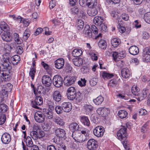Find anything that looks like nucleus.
Returning a JSON list of instances; mask_svg holds the SVG:
<instances>
[{"label":"nucleus","mask_w":150,"mask_h":150,"mask_svg":"<svg viewBox=\"0 0 150 150\" xmlns=\"http://www.w3.org/2000/svg\"><path fill=\"white\" fill-rule=\"evenodd\" d=\"M89 130L86 128H82L80 130V132H73L72 137L75 141L82 143L89 138Z\"/></svg>","instance_id":"f257e3e1"},{"label":"nucleus","mask_w":150,"mask_h":150,"mask_svg":"<svg viewBox=\"0 0 150 150\" xmlns=\"http://www.w3.org/2000/svg\"><path fill=\"white\" fill-rule=\"evenodd\" d=\"M12 55L8 54V53H5L2 56L1 59V64L2 67V69L5 71L8 69H10L11 67V58Z\"/></svg>","instance_id":"f03ea898"},{"label":"nucleus","mask_w":150,"mask_h":150,"mask_svg":"<svg viewBox=\"0 0 150 150\" xmlns=\"http://www.w3.org/2000/svg\"><path fill=\"white\" fill-rule=\"evenodd\" d=\"M30 135L33 139L37 140L38 139H41L45 135V133L43 131H32L30 133Z\"/></svg>","instance_id":"7ed1b4c3"},{"label":"nucleus","mask_w":150,"mask_h":150,"mask_svg":"<svg viewBox=\"0 0 150 150\" xmlns=\"http://www.w3.org/2000/svg\"><path fill=\"white\" fill-rule=\"evenodd\" d=\"M35 100L31 102V105L32 107L36 109H38V106L43 103L42 98L37 95L36 96Z\"/></svg>","instance_id":"20e7f679"},{"label":"nucleus","mask_w":150,"mask_h":150,"mask_svg":"<svg viewBox=\"0 0 150 150\" xmlns=\"http://www.w3.org/2000/svg\"><path fill=\"white\" fill-rule=\"evenodd\" d=\"M149 93L148 89L146 88H144L141 93H138L137 95H136L135 96L136 97L135 98L138 101H140L145 98L147 96V94Z\"/></svg>","instance_id":"39448f33"},{"label":"nucleus","mask_w":150,"mask_h":150,"mask_svg":"<svg viewBox=\"0 0 150 150\" xmlns=\"http://www.w3.org/2000/svg\"><path fill=\"white\" fill-rule=\"evenodd\" d=\"M52 83L54 86L56 87H60L63 84V79L61 77L56 75L54 77Z\"/></svg>","instance_id":"423d86ee"},{"label":"nucleus","mask_w":150,"mask_h":150,"mask_svg":"<svg viewBox=\"0 0 150 150\" xmlns=\"http://www.w3.org/2000/svg\"><path fill=\"white\" fill-rule=\"evenodd\" d=\"M127 135V128L125 126H123L118 131L117 136L120 140L123 139L126 137Z\"/></svg>","instance_id":"0eeeda50"},{"label":"nucleus","mask_w":150,"mask_h":150,"mask_svg":"<svg viewBox=\"0 0 150 150\" xmlns=\"http://www.w3.org/2000/svg\"><path fill=\"white\" fill-rule=\"evenodd\" d=\"M105 132L104 127L102 126H98L95 127L93 130L94 134L97 137H102Z\"/></svg>","instance_id":"6e6552de"},{"label":"nucleus","mask_w":150,"mask_h":150,"mask_svg":"<svg viewBox=\"0 0 150 150\" xmlns=\"http://www.w3.org/2000/svg\"><path fill=\"white\" fill-rule=\"evenodd\" d=\"M2 40L7 42H10L12 41V34L8 31H5L2 33L1 35Z\"/></svg>","instance_id":"1a4fd4ad"},{"label":"nucleus","mask_w":150,"mask_h":150,"mask_svg":"<svg viewBox=\"0 0 150 150\" xmlns=\"http://www.w3.org/2000/svg\"><path fill=\"white\" fill-rule=\"evenodd\" d=\"M76 77L74 76L66 77L64 79V83L66 86H69L73 84L76 80Z\"/></svg>","instance_id":"9d476101"},{"label":"nucleus","mask_w":150,"mask_h":150,"mask_svg":"<svg viewBox=\"0 0 150 150\" xmlns=\"http://www.w3.org/2000/svg\"><path fill=\"white\" fill-rule=\"evenodd\" d=\"M11 137L10 135L8 133L3 134L1 137V140L3 144H7L11 141Z\"/></svg>","instance_id":"9b49d317"},{"label":"nucleus","mask_w":150,"mask_h":150,"mask_svg":"<svg viewBox=\"0 0 150 150\" xmlns=\"http://www.w3.org/2000/svg\"><path fill=\"white\" fill-rule=\"evenodd\" d=\"M10 69H8L5 71L2 70L1 76L3 81H8L10 80L11 75L9 72Z\"/></svg>","instance_id":"f8f14e48"},{"label":"nucleus","mask_w":150,"mask_h":150,"mask_svg":"<svg viewBox=\"0 0 150 150\" xmlns=\"http://www.w3.org/2000/svg\"><path fill=\"white\" fill-rule=\"evenodd\" d=\"M42 82L45 86H49L51 85L52 81L50 77L47 75L43 76L42 78Z\"/></svg>","instance_id":"ddd939ff"},{"label":"nucleus","mask_w":150,"mask_h":150,"mask_svg":"<svg viewBox=\"0 0 150 150\" xmlns=\"http://www.w3.org/2000/svg\"><path fill=\"white\" fill-rule=\"evenodd\" d=\"M97 146V142L93 139H90L87 142V147L89 149H93Z\"/></svg>","instance_id":"4468645a"},{"label":"nucleus","mask_w":150,"mask_h":150,"mask_svg":"<svg viewBox=\"0 0 150 150\" xmlns=\"http://www.w3.org/2000/svg\"><path fill=\"white\" fill-rule=\"evenodd\" d=\"M55 67L57 69H62L64 64V61L62 58L57 59L54 61Z\"/></svg>","instance_id":"2eb2a0df"},{"label":"nucleus","mask_w":150,"mask_h":150,"mask_svg":"<svg viewBox=\"0 0 150 150\" xmlns=\"http://www.w3.org/2000/svg\"><path fill=\"white\" fill-rule=\"evenodd\" d=\"M147 50H143L142 56V59L143 62L148 63L150 62V54L147 53Z\"/></svg>","instance_id":"dca6fc26"},{"label":"nucleus","mask_w":150,"mask_h":150,"mask_svg":"<svg viewBox=\"0 0 150 150\" xmlns=\"http://www.w3.org/2000/svg\"><path fill=\"white\" fill-rule=\"evenodd\" d=\"M69 128L70 130L73 132H74V131H76V132H80V130L83 128L79 127L78 124L75 122H73L70 124L69 125Z\"/></svg>","instance_id":"f3484780"},{"label":"nucleus","mask_w":150,"mask_h":150,"mask_svg":"<svg viewBox=\"0 0 150 150\" xmlns=\"http://www.w3.org/2000/svg\"><path fill=\"white\" fill-rule=\"evenodd\" d=\"M122 77L125 79L128 78L131 75V72L129 69L126 68L122 69L121 72Z\"/></svg>","instance_id":"a211bd4d"},{"label":"nucleus","mask_w":150,"mask_h":150,"mask_svg":"<svg viewBox=\"0 0 150 150\" xmlns=\"http://www.w3.org/2000/svg\"><path fill=\"white\" fill-rule=\"evenodd\" d=\"M62 107L64 112H69L72 109V105L70 102H64L62 104Z\"/></svg>","instance_id":"6ab92c4d"},{"label":"nucleus","mask_w":150,"mask_h":150,"mask_svg":"<svg viewBox=\"0 0 150 150\" xmlns=\"http://www.w3.org/2000/svg\"><path fill=\"white\" fill-rule=\"evenodd\" d=\"M34 117L35 121L39 123L42 122L44 120V116L40 112H36L35 114Z\"/></svg>","instance_id":"aec40b11"},{"label":"nucleus","mask_w":150,"mask_h":150,"mask_svg":"<svg viewBox=\"0 0 150 150\" xmlns=\"http://www.w3.org/2000/svg\"><path fill=\"white\" fill-rule=\"evenodd\" d=\"M56 135L59 138H63L65 137L66 133L65 131L63 129L59 128L55 130Z\"/></svg>","instance_id":"412c9836"},{"label":"nucleus","mask_w":150,"mask_h":150,"mask_svg":"<svg viewBox=\"0 0 150 150\" xmlns=\"http://www.w3.org/2000/svg\"><path fill=\"white\" fill-rule=\"evenodd\" d=\"M83 34L86 37L90 38L91 37L92 33L89 25H86L84 27Z\"/></svg>","instance_id":"4be33fe9"},{"label":"nucleus","mask_w":150,"mask_h":150,"mask_svg":"<svg viewBox=\"0 0 150 150\" xmlns=\"http://www.w3.org/2000/svg\"><path fill=\"white\" fill-rule=\"evenodd\" d=\"M52 97L53 99L57 102H59L62 99V96L58 91H56L53 92Z\"/></svg>","instance_id":"5701e85b"},{"label":"nucleus","mask_w":150,"mask_h":150,"mask_svg":"<svg viewBox=\"0 0 150 150\" xmlns=\"http://www.w3.org/2000/svg\"><path fill=\"white\" fill-rule=\"evenodd\" d=\"M97 7L89 8L87 13L88 15L90 16H96L98 13Z\"/></svg>","instance_id":"b1692460"},{"label":"nucleus","mask_w":150,"mask_h":150,"mask_svg":"<svg viewBox=\"0 0 150 150\" xmlns=\"http://www.w3.org/2000/svg\"><path fill=\"white\" fill-rule=\"evenodd\" d=\"M86 6L88 8L97 7V0H87L86 3Z\"/></svg>","instance_id":"393cba45"},{"label":"nucleus","mask_w":150,"mask_h":150,"mask_svg":"<svg viewBox=\"0 0 150 150\" xmlns=\"http://www.w3.org/2000/svg\"><path fill=\"white\" fill-rule=\"evenodd\" d=\"M129 53L133 55L137 54L139 52V50L137 47L135 46H131L129 49Z\"/></svg>","instance_id":"a878e982"},{"label":"nucleus","mask_w":150,"mask_h":150,"mask_svg":"<svg viewBox=\"0 0 150 150\" xmlns=\"http://www.w3.org/2000/svg\"><path fill=\"white\" fill-rule=\"evenodd\" d=\"M74 64L76 66L79 67L83 63V59L81 58H74L72 59Z\"/></svg>","instance_id":"bb28decb"},{"label":"nucleus","mask_w":150,"mask_h":150,"mask_svg":"<svg viewBox=\"0 0 150 150\" xmlns=\"http://www.w3.org/2000/svg\"><path fill=\"white\" fill-rule=\"evenodd\" d=\"M103 21V18L100 16H96L93 19L94 23L98 26L102 23Z\"/></svg>","instance_id":"cd10ccee"},{"label":"nucleus","mask_w":150,"mask_h":150,"mask_svg":"<svg viewBox=\"0 0 150 150\" xmlns=\"http://www.w3.org/2000/svg\"><path fill=\"white\" fill-rule=\"evenodd\" d=\"M11 62L13 65H16L20 60V57L18 55H15L11 58Z\"/></svg>","instance_id":"c85d7f7f"},{"label":"nucleus","mask_w":150,"mask_h":150,"mask_svg":"<svg viewBox=\"0 0 150 150\" xmlns=\"http://www.w3.org/2000/svg\"><path fill=\"white\" fill-rule=\"evenodd\" d=\"M54 121L56 123L61 126H63L65 124L63 119L59 117H56L54 119Z\"/></svg>","instance_id":"c756f323"},{"label":"nucleus","mask_w":150,"mask_h":150,"mask_svg":"<svg viewBox=\"0 0 150 150\" xmlns=\"http://www.w3.org/2000/svg\"><path fill=\"white\" fill-rule=\"evenodd\" d=\"M81 121L84 125L89 126L90 125V122L88 118L85 116L82 117L80 119Z\"/></svg>","instance_id":"7c9ffc66"},{"label":"nucleus","mask_w":150,"mask_h":150,"mask_svg":"<svg viewBox=\"0 0 150 150\" xmlns=\"http://www.w3.org/2000/svg\"><path fill=\"white\" fill-rule=\"evenodd\" d=\"M82 53V51L81 49H76L72 51V55L75 57H77L80 56Z\"/></svg>","instance_id":"2f4dec72"},{"label":"nucleus","mask_w":150,"mask_h":150,"mask_svg":"<svg viewBox=\"0 0 150 150\" xmlns=\"http://www.w3.org/2000/svg\"><path fill=\"white\" fill-rule=\"evenodd\" d=\"M120 42V40L118 38H115L111 40V43L112 46L114 47L117 46Z\"/></svg>","instance_id":"473e14b6"},{"label":"nucleus","mask_w":150,"mask_h":150,"mask_svg":"<svg viewBox=\"0 0 150 150\" xmlns=\"http://www.w3.org/2000/svg\"><path fill=\"white\" fill-rule=\"evenodd\" d=\"M13 38L15 41L18 44H20L22 42V40L19 37L18 34L17 33H15L13 34Z\"/></svg>","instance_id":"72a5a7b5"},{"label":"nucleus","mask_w":150,"mask_h":150,"mask_svg":"<svg viewBox=\"0 0 150 150\" xmlns=\"http://www.w3.org/2000/svg\"><path fill=\"white\" fill-rule=\"evenodd\" d=\"M104 100V98L102 96H99L93 100V102L96 105H100Z\"/></svg>","instance_id":"f704fd0d"},{"label":"nucleus","mask_w":150,"mask_h":150,"mask_svg":"<svg viewBox=\"0 0 150 150\" xmlns=\"http://www.w3.org/2000/svg\"><path fill=\"white\" fill-rule=\"evenodd\" d=\"M12 48L11 44H6L4 47V50L5 51V53H8V54H11L10 52Z\"/></svg>","instance_id":"c9c22d12"},{"label":"nucleus","mask_w":150,"mask_h":150,"mask_svg":"<svg viewBox=\"0 0 150 150\" xmlns=\"http://www.w3.org/2000/svg\"><path fill=\"white\" fill-rule=\"evenodd\" d=\"M127 115L126 111L124 110H120L118 113V116L121 119H123L126 117Z\"/></svg>","instance_id":"e433bc0d"},{"label":"nucleus","mask_w":150,"mask_h":150,"mask_svg":"<svg viewBox=\"0 0 150 150\" xmlns=\"http://www.w3.org/2000/svg\"><path fill=\"white\" fill-rule=\"evenodd\" d=\"M98 45L99 47L102 49H105L107 47L106 41L103 40L101 39L98 42Z\"/></svg>","instance_id":"4c0bfd02"},{"label":"nucleus","mask_w":150,"mask_h":150,"mask_svg":"<svg viewBox=\"0 0 150 150\" xmlns=\"http://www.w3.org/2000/svg\"><path fill=\"white\" fill-rule=\"evenodd\" d=\"M117 78H114L111 80L108 83V86L109 87H115L117 84Z\"/></svg>","instance_id":"58836bf2"},{"label":"nucleus","mask_w":150,"mask_h":150,"mask_svg":"<svg viewBox=\"0 0 150 150\" xmlns=\"http://www.w3.org/2000/svg\"><path fill=\"white\" fill-rule=\"evenodd\" d=\"M25 139V142L27 146L31 147L34 145L32 139L30 137L28 136Z\"/></svg>","instance_id":"ea45409f"},{"label":"nucleus","mask_w":150,"mask_h":150,"mask_svg":"<svg viewBox=\"0 0 150 150\" xmlns=\"http://www.w3.org/2000/svg\"><path fill=\"white\" fill-rule=\"evenodd\" d=\"M8 109V106L4 103L0 104V112L4 113Z\"/></svg>","instance_id":"a19ab883"},{"label":"nucleus","mask_w":150,"mask_h":150,"mask_svg":"<svg viewBox=\"0 0 150 150\" xmlns=\"http://www.w3.org/2000/svg\"><path fill=\"white\" fill-rule=\"evenodd\" d=\"M84 22L81 20H79L76 24L77 29L79 30H81L83 28Z\"/></svg>","instance_id":"79ce46f5"},{"label":"nucleus","mask_w":150,"mask_h":150,"mask_svg":"<svg viewBox=\"0 0 150 150\" xmlns=\"http://www.w3.org/2000/svg\"><path fill=\"white\" fill-rule=\"evenodd\" d=\"M140 91L139 88L136 85H134L132 88V92L134 96H136Z\"/></svg>","instance_id":"37998d69"},{"label":"nucleus","mask_w":150,"mask_h":150,"mask_svg":"<svg viewBox=\"0 0 150 150\" xmlns=\"http://www.w3.org/2000/svg\"><path fill=\"white\" fill-rule=\"evenodd\" d=\"M102 76L104 79H108L112 78L113 76V74H110L104 71L102 73Z\"/></svg>","instance_id":"c03bdc74"},{"label":"nucleus","mask_w":150,"mask_h":150,"mask_svg":"<svg viewBox=\"0 0 150 150\" xmlns=\"http://www.w3.org/2000/svg\"><path fill=\"white\" fill-rule=\"evenodd\" d=\"M45 115L47 118L51 119L53 117V112L52 111L48 110H47L45 111Z\"/></svg>","instance_id":"a18cd8bd"},{"label":"nucleus","mask_w":150,"mask_h":150,"mask_svg":"<svg viewBox=\"0 0 150 150\" xmlns=\"http://www.w3.org/2000/svg\"><path fill=\"white\" fill-rule=\"evenodd\" d=\"M83 109L86 112L88 113L93 110V107L91 105H85L83 106Z\"/></svg>","instance_id":"49530a36"},{"label":"nucleus","mask_w":150,"mask_h":150,"mask_svg":"<svg viewBox=\"0 0 150 150\" xmlns=\"http://www.w3.org/2000/svg\"><path fill=\"white\" fill-rule=\"evenodd\" d=\"M67 97L69 99L72 100L75 99L76 100H79V98L80 96L79 95H67Z\"/></svg>","instance_id":"de8ad7c7"},{"label":"nucleus","mask_w":150,"mask_h":150,"mask_svg":"<svg viewBox=\"0 0 150 150\" xmlns=\"http://www.w3.org/2000/svg\"><path fill=\"white\" fill-rule=\"evenodd\" d=\"M0 27L4 31H6L8 29V25L4 21L1 22Z\"/></svg>","instance_id":"09e8293b"},{"label":"nucleus","mask_w":150,"mask_h":150,"mask_svg":"<svg viewBox=\"0 0 150 150\" xmlns=\"http://www.w3.org/2000/svg\"><path fill=\"white\" fill-rule=\"evenodd\" d=\"M91 59L93 61H96L98 59V57L96 54L92 51H90L88 53Z\"/></svg>","instance_id":"8fccbe9b"},{"label":"nucleus","mask_w":150,"mask_h":150,"mask_svg":"<svg viewBox=\"0 0 150 150\" xmlns=\"http://www.w3.org/2000/svg\"><path fill=\"white\" fill-rule=\"evenodd\" d=\"M41 64L47 71L49 72L50 71V67L47 64L45 63L43 61H42L41 62Z\"/></svg>","instance_id":"3c124183"},{"label":"nucleus","mask_w":150,"mask_h":150,"mask_svg":"<svg viewBox=\"0 0 150 150\" xmlns=\"http://www.w3.org/2000/svg\"><path fill=\"white\" fill-rule=\"evenodd\" d=\"M35 73V67H32L29 72V75L32 79H33L34 78Z\"/></svg>","instance_id":"603ef678"},{"label":"nucleus","mask_w":150,"mask_h":150,"mask_svg":"<svg viewBox=\"0 0 150 150\" xmlns=\"http://www.w3.org/2000/svg\"><path fill=\"white\" fill-rule=\"evenodd\" d=\"M144 19L145 21L148 23H150V12H148L145 14Z\"/></svg>","instance_id":"864d4df0"},{"label":"nucleus","mask_w":150,"mask_h":150,"mask_svg":"<svg viewBox=\"0 0 150 150\" xmlns=\"http://www.w3.org/2000/svg\"><path fill=\"white\" fill-rule=\"evenodd\" d=\"M86 81L84 78H81L80 80H79L78 82V84L80 86L82 87L85 86L86 85Z\"/></svg>","instance_id":"5fc2aeb1"},{"label":"nucleus","mask_w":150,"mask_h":150,"mask_svg":"<svg viewBox=\"0 0 150 150\" xmlns=\"http://www.w3.org/2000/svg\"><path fill=\"white\" fill-rule=\"evenodd\" d=\"M10 18H13L14 20H16L19 23L23 22L22 18L21 16H18L16 17L14 15H11L9 16Z\"/></svg>","instance_id":"6e6d98bb"},{"label":"nucleus","mask_w":150,"mask_h":150,"mask_svg":"<svg viewBox=\"0 0 150 150\" xmlns=\"http://www.w3.org/2000/svg\"><path fill=\"white\" fill-rule=\"evenodd\" d=\"M28 30L26 29L25 30L23 34V38L24 40H26L30 35L29 33Z\"/></svg>","instance_id":"4d7b16f0"},{"label":"nucleus","mask_w":150,"mask_h":150,"mask_svg":"<svg viewBox=\"0 0 150 150\" xmlns=\"http://www.w3.org/2000/svg\"><path fill=\"white\" fill-rule=\"evenodd\" d=\"M6 117L4 114H0V125L3 124L6 120Z\"/></svg>","instance_id":"13d9d810"},{"label":"nucleus","mask_w":150,"mask_h":150,"mask_svg":"<svg viewBox=\"0 0 150 150\" xmlns=\"http://www.w3.org/2000/svg\"><path fill=\"white\" fill-rule=\"evenodd\" d=\"M99 26V29L101 30L104 31H106L107 30V25L105 24L104 23H102L101 24L98 26Z\"/></svg>","instance_id":"bf43d9fd"},{"label":"nucleus","mask_w":150,"mask_h":150,"mask_svg":"<svg viewBox=\"0 0 150 150\" xmlns=\"http://www.w3.org/2000/svg\"><path fill=\"white\" fill-rule=\"evenodd\" d=\"M55 110L57 114H60L63 112V109L62 107L60 106H57L55 108Z\"/></svg>","instance_id":"052dcab7"},{"label":"nucleus","mask_w":150,"mask_h":150,"mask_svg":"<svg viewBox=\"0 0 150 150\" xmlns=\"http://www.w3.org/2000/svg\"><path fill=\"white\" fill-rule=\"evenodd\" d=\"M108 111V110L107 108H103L101 116L103 117L107 115Z\"/></svg>","instance_id":"680f3d73"},{"label":"nucleus","mask_w":150,"mask_h":150,"mask_svg":"<svg viewBox=\"0 0 150 150\" xmlns=\"http://www.w3.org/2000/svg\"><path fill=\"white\" fill-rule=\"evenodd\" d=\"M62 20L60 18H59L53 20L52 22L55 25H59L62 23Z\"/></svg>","instance_id":"e2e57ef3"},{"label":"nucleus","mask_w":150,"mask_h":150,"mask_svg":"<svg viewBox=\"0 0 150 150\" xmlns=\"http://www.w3.org/2000/svg\"><path fill=\"white\" fill-rule=\"evenodd\" d=\"M133 25L136 28H139L141 27V25L140 23L138 20H135L133 23Z\"/></svg>","instance_id":"0e129e2a"},{"label":"nucleus","mask_w":150,"mask_h":150,"mask_svg":"<svg viewBox=\"0 0 150 150\" xmlns=\"http://www.w3.org/2000/svg\"><path fill=\"white\" fill-rule=\"evenodd\" d=\"M121 18L122 19L125 21H127L129 19V15L125 13H123L122 14Z\"/></svg>","instance_id":"69168bd1"},{"label":"nucleus","mask_w":150,"mask_h":150,"mask_svg":"<svg viewBox=\"0 0 150 150\" xmlns=\"http://www.w3.org/2000/svg\"><path fill=\"white\" fill-rule=\"evenodd\" d=\"M40 127L39 125L37 124H35L33 125V131H38V132H39V131H42L40 130Z\"/></svg>","instance_id":"338daca9"},{"label":"nucleus","mask_w":150,"mask_h":150,"mask_svg":"<svg viewBox=\"0 0 150 150\" xmlns=\"http://www.w3.org/2000/svg\"><path fill=\"white\" fill-rule=\"evenodd\" d=\"M17 53L19 54H21L23 52V48L20 46H18L16 50Z\"/></svg>","instance_id":"774afa93"}]
</instances>
